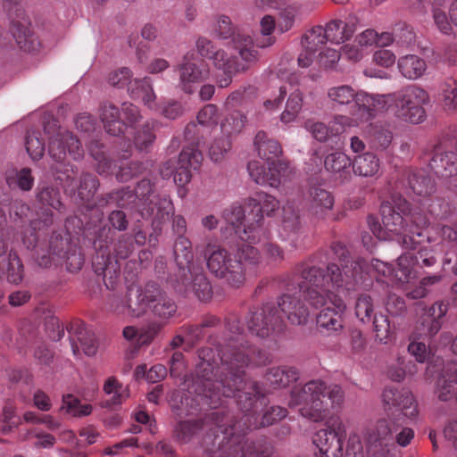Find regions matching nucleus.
Masks as SVG:
<instances>
[{
  "label": "nucleus",
  "mask_w": 457,
  "mask_h": 457,
  "mask_svg": "<svg viewBox=\"0 0 457 457\" xmlns=\"http://www.w3.org/2000/svg\"><path fill=\"white\" fill-rule=\"evenodd\" d=\"M226 331L228 334L221 341L209 337V344L216 348L217 358L212 347L198 351L200 362L188 392L195 394L192 401L196 405L206 404L212 409L236 397L241 414L236 416L226 406V419L216 428L223 436L220 438L216 433L207 434L202 441V457L265 456L269 448L267 439L250 440L246 436L252 430L270 427L286 418L287 410L278 405L268 406L265 396L268 390L246 378L245 369L270 363V354L249 345L237 315L226 319Z\"/></svg>",
  "instance_id": "1"
},
{
  "label": "nucleus",
  "mask_w": 457,
  "mask_h": 457,
  "mask_svg": "<svg viewBox=\"0 0 457 457\" xmlns=\"http://www.w3.org/2000/svg\"><path fill=\"white\" fill-rule=\"evenodd\" d=\"M418 257L414 258L410 253L402 254L397 259V269L395 270L386 263L375 260L371 263V269L364 262H351L345 264L343 271L337 264L328 266L326 271L320 268L311 267L303 269L300 273H287L279 278L278 283L285 286H326L333 284L342 286L365 282V276L375 277L378 283L386 286L395 280L401 284L411 283L414 278L413 267Z\"/></svg>",
  "instance_id": "2"
},
{
  "label": "nucleus",
  "mask_w": 457,
  "mask_h": 457,
  "mask_svg": "<svg viewBox=\"0 0 457 457\" xmlns=\"http://www.w3.org/2000/svg\"><path fill=\"white\" fill-rule=\"evenodd\" d=\"M102 296L106 311L121 319L138 318L150 309L155 317L168 320L178 310L174 300L161 287H105Z\"/></svg>",
  "instance_id": "3"
},
{
  "label": "nucleus",
  "mask_w": 457,
  "mask_h": 457,
  "mask_svg": "<svg viewBox=\"0 0 457 457\" xmlns=\"http://www.w3.org/2000/svg\"><path fill=\"white\" fill-rule=\"evenodd\" d=\"M232 44L233 46H228L226 49L214 50L209 39L199 37L196 41L199 54L212 60L214 66L224 72L225 76L217 80L220 87H228L233 75L246 71L258 59V52L254 49L250 36L238 32L234 35Z\"/></svg>",
  "instance_id": "4"
},
{
  "label": "nucleus",
  "mask_w": 457,
  "mask_h": 457,
  "mask_svg": "<svg viewBox=\"0 0 457 457\" xmlns=\"http://www.w3.org/2000/svg\"><path fill=\"white\" fill-rule=\"evenodd\" d=\"M344 398V391L338 385L327 386L321 380H311L291 391L288 404L299 407L303 418L319 422L327 417L330 406H340Z\"/></svg>",
  "instance_id": "5"
},
{
  "label": "nucleus",
  "mask_w": 457,
  "mask_h": 457,
  "mask_svg": "<svg viewBox=\"0 0 457 457\" xmlns=\"http://www.w3.org/2000/svg\"><path fill=\"white\" fill-rule=\"evenodd\" d=\"M327 101L335 111H350L355 120L356 124L352 126H360L369 122L378 112V110L386 107V103L390 96H378L370 95L361 90H356L350 85H337L328 88Z\"/></svg>",
  "instance_id": "6"
},
{
  "label": "nucleus",
  "mask_w": 457,
  "mask_h": 457,
  "mask_svg": "<svg viewBox=\"0 0 457 457\" xmlns=\"http://www.w3.org/2000/svg\"><path fill=\"white\" fill-rule=\"evenodd\" d=\"M395 204L403 214L395 212L389 203H383L380 207L382 224L377 219L370 217V228L379 240H395L405 249H415L419 244L415 237H420L422 233L408 228L403 224L409 220L405 213L408 209L407 202L400 200V203Z\"/></svg>",
  "instance_id": "7"
},
{
  "label": "nucleus",
  "mask_w": 457,
  "mask_h": 457,
  "mask_svg": "<svg viewBox=\"0 0 457 457\" xmlns=\"http://www.w3.org/2000/svg\"><path fill=\"white\" fill-rule=\"evenodd\" d=\"M254 146L259 156L266 162L262 164L258 161L250 162V176L257 184L278 187L287 169L286 163L277 160L281 154L280 145L277 141L269 139L265 132L259 131L254 138Z\"/></svg>",
  "instance_id": "8"
},
{
  "label": "nucleus",
  "mask_w": 457,
  "mask_h": 457,
  "mask_svg": "<svg viewBox=\"0 0 457 457\" xmlns=\"http://www.w3.org/2000/svg\"><path fill=\"white\" fill-rule=\"evenodd\" d=\"M378 96H390L386 107L378 112L391 110L399 118L413 124H419L425 120L424 106L428 104L429 96L421 87L410 85L394 94Z\"/></svg>",
  "instance_id": "9"
},
{
  "label": "nucleus",
  "mask_w": 457,
  "mask_h": 457,
  "mask_svg": "<svg viewBox=\"0 0 457 457\" xmlns=\"http://www.w3.org/2000/svg\"><path fill=\"white\" fill-rule=\"evenodd\" d=\"M225 419L226 406H219L203 417L179 421L174 428V437L180 445L198 442L202 447L203 438L207 434H215L214 428L222 425Z\"/></svg>",
  "instance_id": "10"
},
{
  "label": "nucleus",
  "mask_w": 457,
  "mask_h": 457,
  "mask_svg": "<svg viewBox=\"0 0 457 457\" xmlns=\"http://www.w3.org/2000/svg\"><path fill=\"white\" fill-rule=\"evenodd\" d=\"M207 267L215 277L228 283H243L245 275L239 262H234L228 253L217 245L208 244L204 252Z\"/></svg>",
  "instance_id": "11"
},
{
  "label": "nucleus",
  "mask_w": 457,
  "mask_h": 457,
  "mask_svg": "<svg viewBox=\"0 0 457 457\" xmlns=\"http://www.w3.org/2000/svg\"><path fill=\"white\" fill-rule=\"evenodd\" d=\"M346 438L345 423L338 417L327 422V428L318 430L313 444L319 449L317 457H343V447Z\"/></svg>",
  "instance_id": "12"
},
{
  "label": "nucleus",
  "mask_w": 457,
  "mask_h": 457,
  "mask_svg": "<svg viewBox=\"0 0 457 457\" xmlns=\"http://www.w3.org/2000/svg\"><path fill=\"white\" fill-rule=\"evenodd\" d=\"M249 331L256 337L265 338L284 328V320L271 303L249 312L245 317Z\"/></svg>",
  "instance_id": "13"
},
{
  "label": "nucleus",
  "mask_w": 457,
  "mask_h": 457,
  "mask_svg": "<svg viewBox=\"0 0 457 457\" xmlns=\"http://www.w3.org/2000/svg\"><path fill=\"white\" fill-rule=\"evenodd\" d=\"M48 153L50 157L56 162L53 169L56 172L68 173V164H66L67 155L69 154L72 159L78 160L82 157L83 151L79 140L73 137L69 131H62L51 139L48 146Z\"/></svg>",
  "instance_id": "14"
},
{
  "label": "nucleus",
  "mask_w": 457,
  "mask_h": 457,
  "mask_svg": "<svg viewBox=\"0 0 457 457\" xmlns=\"http://www.w3.org/2000/svg\"><path fill=\"white\" fill-rule=\"evenodd\" d=\"M449 310L448 303L437 301L417 322L411 338L430 341L441 329L443 319Z\"/></svg>",
  "instance_id": "15"
},
{
  "label": "nucleus",
  "mask_w": 457,
  "mask_h": 457,
  "mask_svg": "<svg viewBox=\"0 0 457 457\" xmlns=\"http://www.w3.org/2000/svg\"><path fill=\"white\" fill-rule=\"evenodd\" d=\"M384 408L386 411L396 408L409 419L418 415V405L412 393L404 387L387 386L382 394Z\"/></svg>",
  "instance_id": "16"
},
{
  "label": "nucleus",
  "mask_w": 457,
  "mask_h": 457,
  "mask_svg": "<svg viewBox=\"0 0 457 457\" xmlns=\"http://www.w3.org/2000/svg\"><path fill=\"white\" fill-rule=\"evenodd\" d=\"M402 427L398 419L383 418L377 420L374 426L368 428L365 433V440L370 446L384 449L394 445V434Z\"/></svg>",
  "instance_id": "17"
},
{
  "label": "nucleus",
  "mask_w": 457,
  "mask_h": 457,
  "mask_svg": "<svg viewBox=\"0 0 457 457\" xmlns=\"http://www.w3.org/2000/svg\"><path fill=\"white\" fill-rule=\"evenodd\" d=\"M352 124H356L355 120L346 115H337L328 125L308 120L304 123V128L316 140L323 142L340 135L347 127H352Z\"/></svg>",
  "instance_id": "18"
},
{
  "label": "nucleus",
  "mask_w": 457,
  "mask_h": 457,
  "mask_svg": "<svg viewBox=\"0 0 457 457\" xmlns=\"http://www.w3.org/2000/svg\"><path fill=\"white\" fill-rule=\"evenodd\" d=\"M203 161L202 154L193 145L185 147L179 156L178 167L174 175L175 182L180 186L187 184L192 178V170L199 169Z\"/></svg>",
  "instance_id": "19"
},
{
  "label": "nucleus",
  "mask_w": 457,
  "mask_h": 457,
  "mask_svg": "<svg viewBox=\"0 0 457 457\" xmlns=\"http://www.w3.org/2000/svg\"><path fill=\"white\" fill-rule=\"evenodd\" d=\"M331 306H327L317 315V325L328 332H337L343 328V313L346 309L345 302L339 296L331 298Z\"/></svg>",
  "instance_id": "20"
},
{
  "label": "nucleus",
  "mask_w": 457,
  "mask_h": 457,
  "mask_svg": "<svg viewBox=\"0 0 457 457\" xmlns=\"http://www.w3.org/2000/svg\"><path fill=\"white\" fill-rule=\"evenodd\" d=\"M179 72V87L186 93H192L195 86L209 76V71L204 64L189 61L188 56H185Z\"/></svg>",
  "instance_id": "21"
},
{
  "label": "nucleus",
  "mask_w": 457,
  "mask_h": 457,
  "mask_svg": "<svg viewBox=\"0 0 457 457\" xmlns=\"http://www.w3.org/2000/svg\"><path fill=\"white\" fill-rule=\"evenodd\" d=\"M278 206L279 203L275 197L264 192H258L247 200L248 220H251L252 215L253 220L255 222L253 228H262L261 221L263 214L270 215Z\"/></svg>",
  "instance_id": "22"
},
{
  "label": "nucleus",
  "mask_w": 457,
  "mask_h": 457,
  "mask_svg": "<svg viewBox=\"0 0 457 457\" xmlns=\"http://www.w3.org/2000/svg\"><path fill=\"white\" fill-rule=\"evenodd\" d=\"M280 312L287 317L293 325H303L306 323L309 312L300 296L283 295L278 302Z\"/></svg>",
  "instance_id": "23"
},
{
  "label": "nucleus",
  "mask_w": 457,
  "mask_h": 457,
  "mask_svg": "<svg viewBox=\"0 0 457 457\" xmlns=\"http://www.w3.org/2000/svg\"><path fill=\"white\" fill-rule=\"evenodd\" d=\"M263 237H265V232L262 228L249 226L248 228H243V235H239V237L245 244L238 250L239 258L249 264L258 263L261 255L259 251L252 245L260 242Z\"/></svg>",
  "instance_id": "24"
},
{
  "label": "nucleus",
  "mask_w": 457,
  "mask_h": 457,
  "mask_svg": "<svg viewBox=\"0 0 457 457\" xmlns=\"http://www.w3.org/2000/svg\"><path fill=\"white\" fill-rule=\"evenodd\" d=\"M309 211L317 219H324L334 206V197L327 190L313 187L309 190Z\"/></svg>",
  "instance_id": "25"
},
{
  "label": "nucleus",
  "mask_w": 457,
  "mask_h": 457,
  "mask_svg": "<svg viewBox=\"0 0 457 457\" xmlns=\"http://www.w3.org/2000/svg\"><path fill=\"white\" fill-rule=\"evenodd\" d=\"M457 392V364L445 366L436 382V394L442 402L456 397Z\"/></svg>",
  "instance_id": "26"
},
{
  "label": "nucleus",
  "mask_w": 457,
  "mask_h": 457,
  "mask_svg": "<svg viewBox=\"0 0 457 457\" xmlns=\"http://www.w3.org/2000/svg\"><path fill=\"white\" fill-rule=\"evenodd\" d=\"M67 330L71 337L77 338L86 355L93 356L96 353L97 344L95 334L87 329L84 321L80 320H72Z\"/></svg>",
  "instance_id": "27"
},
{
  "label": "nucleus",
  "mask_w": 457,
  "mask_h": 457,
  "mask_svg": "<svg viewBox=\"0 0 457 457\" xmlns=\"http://www.w3.org/2000/svg\"><path fill=\"white\" fill-rule=\"evenodd\" d=\"M397 67L401 75L409 79H420L427 70L426 62L416 54H407L398 60Z\"/></svg>",
  "instance_id": "28"
},
{
  "label": "nucleus",
  "mask_w": 457,
  "mask_h": 457,
  "mask_svg": "<svg viewBox=\"0 0 457 457\" xmlns=\"http://www.w3.org/2000/svg\"><path fill=\"white\" fill-rule=\"evenodd\" d=\"M264 379L273 388L286 387L298 379V371L287 366L271 368L266 372Z\"/></svg>",
  "instance_id": "29"
},
{
  "label": "nucleus",
  "mask_w": 457,
  "mask_h": 457,
  "mask_svg": "<svg viewBox=\"0 0 457 457\" xmlns=\"http://www.w3.org/2000/svg\"><path fill=\"white\" fill-rule=\"evenodd\" d=\"M328 41L334 44H340L352 37L355 31L353 21H343L335 20L328 22L324 28Z\"/></svg>",
  "instance_id": "30"
},
{
  "label": "nucleus",
  "mask_w": 457,
  "mask_h": 457,
  "mask_svg": "<svg viewBox=\"0 0 457 457\" xmlns=\"http://www.w3.org/2000/svg\"><path fill=\"white\" fill-rule=\"evenodd\" d=\"M248 212L247 204L245 205V210L240 205H232L228 209H226L223 212V219L225 221L231 225L235 232L239 235H243V231L240 232V226L243 224V221L245 220L247 222V226H244V228H248L249 226L252 228L255 226V222L253 220V216L251 215V220H248Z\"/></svg>",
  "instance_id": "31"
},
{
  "label": "nucleus",
  "mask_w": 457,
  "mask_h": 457,
  "mask_svg": "<svg viewBox=\"0 0 457 457\" xmlns=\"http://www.w3.org/2000/svg\"><path fill=\"white\" fill-rule=\"evenodd\" d=\"M430 166L436 175L448 179L457 175V156L453 153L436 155Z\"/></svg>",
  "instance_id": "32"
},
{
  "label": "nucleus",
  "mask_w": 457,
  "mask_h": 457,
  "mask_svg": "<svg viewBox=\"0 0 457 457\" xmlns=\"http://www.w3.org/2000/svg\"><path fill=\"white\" fill-rule=\"evenodd\" d=\"M129 91L134 99H141L149 108H155V94L148 79H135L129 83Z\"/></svg>",
  "instance_id": "33"
},
{
  "label": "nucleus",
  "mask_w": 457,
  "mask_h": 457,
  "mask_svg": "<svg viewBox=\"0 0 457 457\" xmlns=\"http://www.w3.org/2000/svg\"><path fill=\"white\" fill-rule=\"evenodd\" d=\"M117 108L112 104H105L102 108L101 119L106 132L112 136L123 133L125 125L120 119Z\"/></svg>",
  "instance_id": "34"
},
{
  "label": "nucleus",
  "mask_w": 457,
  "mask_h": 457,
  "mask_svg": "<svg viewBox=\"0 0 457 457\" xmlns=\"http://www.w3.org/2000/svg\"><path fill=\"white\" fill-rule=\"evenodd\" d=\"M104 391L106 395H112L110 399L102 403V406L105 408L120 405L129 397L128 389L123 387L114 377H111L105 381Z\"/></svg>",
  "instance_id": "35"
},
{
  "label": "nucleus",
  "mask_w": 457,
  "mask_h": 457,
  "mask_svg": "<svg viewBox=\"0 0 457 457\" xmlns=\"http://www.w3.org/2000/svg\"><path fill=\"white\" fill-rule=\"evenodd\" d=\"M379 160L370 153L355 157L353 162V169L355 174L362 177H371L379 170Z\"/></svg>",
  "instance_id": "36"
},
{
  "label": "nucleus",
  "mask_w": 457,
  "mask_h": 457,
  "mask_svg": "<svg viewBox=\"0 0 457 457\" xmlns=\"http://www.w3.org/2000/svg\"><path fill=\"white\" fill-rule=\"evenodd\" d=\"M303 296L310 305L319 308L328 303L331 304V298L338 295L326 287H305Z\"/></svg>",
  "instance_id": "37"
},
{
  "label": "nucleus",
  "mask_w": 457,
  "mask_h": 457,
  "mask_svg": "<svg viewBox=\"0 0 457 457\" xmlns=\"http://www.w3.org/2000/svg\"><path fill=\"white\" fill-rule=\"evenodd\" d=\"M6 182L10 187H18L24 191L32 188L34 179L31 176V170L24 168L21 170H11L6 173Z\"/></svg>",
  "instance_id": "38"
},
{
  "label": "nucleus",
  "mask_w": 457,
  "mask_h": 457,
  "mask_svg": "<svg viewBox=\"0 0 457 457\" xmlns=\"http://www.w3.org/2000/svg\"><path fill=\"white\" fill-rule=\"evenodd\" d=\"M328 41L326 31L322 26H316L307 30L302 37V47L319 51L320 47Z\"/></svg>",
  "instance_id": "39"
},
{
  "label": "nucleus",
  "mask_w": 457,
  "mask_h": 457,
  "mask_svg": "<svg viewBox=\"0 0 457 457\" xmlns=\"http://www.w3.org/2000/svg\"><path fill=\"white\" fill-rule=\"evenodd\" d=\"M245 123V117L243 114L237 112H233L222 120L220 133L226 138L230 139L243 129Z\"/></svg>",
  "instance_id": "40"
},
{
  "label": "nucleus",
  "mask_w": 457,
  "mask_h": 457,
  "mask_svg": "<svg viewBox=\"0 0 457 457\" xmlns=\"http://www.w3.org/2000/svg\"><path fill=\"white\" fill-rule=\"evenodd\" d=\"M62 410L73 417H85L92 412L93 408L91 404H82L72 395H66L62 397Z\"/></svg>",
  "instance_id": "41"
},
{
  "label": "nucleus",
  "mask_w": 457,
  "mask_h": 457,
  "mask_svg": "<svg viewBox=\"0 0 457 457\" xmlns=\"http://www.w3.org/2000/svg\"><path fill=\"white\" fill-rule=\"evenodd\" d=\"M23 277V266L15 253H10L6 263V278L11 284H19Z\"/></svg>",
  "instance_id": "42"
},
{
  "label": "nucleus",
  "mask_w": 457,
  "mask_h": 457,
  "mask_svg": "<svg viewBox=\"0 0 457 457\" xmlns=\"http://www.w3.org/2000/svg\"><path fill=\"white\" fill-rule=\"evenodd\" d=\"M155 126L156 124L154 121L151 123L147 122L136 133L134 144L138 150H145L149 145L153 144L155 139V136L153 133Z\"/></svg>",
  "instance_id": "43"
},
{
  "label": "nucleus",
  "mask_w": 457,
  "mask_h": 457,
  "mask_svg": "<svg viewBox=\"0 0 457 457\" xmlns=\"http://www.w3.org/2000/svg\"><path fill=\"white\" fill-rule=\"evenodd\" d=\"M230 139L226 138L222 135L220 137H215L209 148L210 158L215 162H221L230 149Z\"/></svg>",
  "instance_id": "44"
},
{
  "label": "nucleus",
  "mask_w": 457,
  "mask_h": 457,
  "mask_svg": "<svg viewBox=\"0 0 457 457\" xmlns=\"http://www.w3.org/2000/svg\"><path fill=\"white\" fill-rule=\"evenodd\" d=\"M355 314L362 322L370 320L373 314V303L371 297L366 294L361 295L355 303Z\"/></svg>",
  "instance_id": "45"
},
{
  "label": "nucleus",
  "mask_w": 457,
  "mask_h": 457,
  "mask_svg": "<svg viewBox=\"0 0 457 457\" xmlns=\"http://www.w3.org/2000/svg\"><path fill=\"white\" fill-rule=\"evenodd\" d=\"M325 168L332 172H341L351 165L349 157L341 152L333 153L325 159Z\"/></svg>",
  "instance_id": "46"
},
{
  "label": "nucleus",
  "mask_w": 457,
  "mask_h": 457,
  "mask_svg": "<svg viewBox=\"0 0 457 457\" xmlns=\"http://www.w3.org/2000/svg\"><path fill=\"white\" fill-rule=\"evenodd\" d=\"M376 338L383 344H386L391 335L390 324L387 316L375 314L373 318Z\"/></svg>",
  "instance_id": "47"
},
{
  "label": "nucleus",
  "mask_w": 457,
  "mask_h": 457,
  "mask_svg": "<svg viewBox=\"0 0 457 457\" xmlns=\"http://www.w3.org/2000/svg\"><path fill=\"white\" fill-rule=\"evenodd\" d=\"M282 228L285 231L288 230L293 235H295L300 228L299 214L290 204L283 207Z\"/></svg>",
  "instance_id": "48"
},
{
  "label": "nucleus",
  "mask_w": 457,
  "mask_h": 457,
  "mask_svg": "<svg viewBox=\"0 0 457 457\" xmlns=\"http://www.w3.org/2000/svg\"><path fill=\"white\" fill-rule=\"evenodd\" d=\"M443 103L445 109H457V81L449 80L442 87Z\"/></svg>",
  "instance_id": "49"
},
{
  "label": "nucleus",
  "mask_w": 457,
  "mask_h": 457,
  "mask_svg": "<svg viewBox=\"0 0 457 457\" xmlns=\"http://www.w3.org/2000/svg\"><path fill=\"white\" fill-rule=\"evenodd\" d=\"M200 302H209L212 297L220 301L224 295L223 287H186Z\"/></svg>",
  "instance_id": "50"
},
{
  "label": "nucleus",
  "mask_w": 457,
  "mask_h": 457,
  "mask_svg": "<svg viewBox=\"0 0 457 457\" xmlns=\"http://www.w3.org/2000/svg\"><path fill=\"white\" fill-rule=\"evenodd\" d=\"M410 185L413 192L420 195H428L434 191V181L429 177L413 175L410 179Z\"/></svg>",
  "instance_id": "51"
},
{
  "label": "nucleus",
  "mask_w": 457,
  "mask_h": 457,
  "mask_svg": "<svg viewBox=\"0 0 457 457\" xmlns=\"http://www.w3.org/2000/svg\"><path fill=\"white\" fill-rule=\"evenodd\" d=\"M410 344L408 345V352L411 355L415 357L416 361L422 363L425 362L428 357L429 350L428 344L430 341L424 339H414L410 337Z\"/></svg>",
  "instance_id": "52"
},
{
  "label": "nucleus",
  "mask_w": 457,
  "mask_h": 457,
  "mask_svg": "<svg viewBox=\"0 0 457 457\" xmlns=\"http://www.w3.org/2000/svg\"><path fill=\"white\" fill-rule=\"evenodd\" d=\"M26 150L29 156L34 160H38L43 156L45 145L38 137L37 133H29L26 137Z\"/></svg>",
  "instance_id": "53"
},
{
  "label": "nucleus",
  "mask_w": 457,
  "mask_h": 457,
  "mask_svg": "<svg viewBox=\"0 0 457 457\" xmlns=\"http://www.w3.org/2000/svg\"><path fill=\"white\" fill-rule=\"evenodd\" d=\"M367 346V341L359 329H353L349 335V349L353 356H361Z\"/></svg>",
  "instance_id": "54"
},
{
  "label": "nucleus",
  "mask_w": 457,
  "mask_h": 457,
  "mask_svg": "<svg viewBox=\"0 0 457 457\" xmlns=\"http://www.w3.org/2000/svg\"><path fill=\"white\" fill-rule=\"evenodd\" d=\"M163 328V324L157 321L149 323L146 327L140 329L139 346L149 345L157 337Z\"/></svg>",
  "instance_id": "55"
},
{
  "label": "nucleus",
  "mask_w": 457,
  "mask_h": 457,
  "mask_svg": "<svg viewBox=\"0 0 457 457\" xmlns=\"http://www.w3.org/2000/svg\"><path fill=\"white\" fill-rule=\"evenodd\" d=\"M342 53L347 60L353 62H357L367 55L368 51L359 46V44L354 40L353 43L345 45L342 47Z\"/></svg>",
  "instance_id": "56"
},
{
  "label": "nucleus",
  "mask_w": 457,
  "mask_h": 457,
  "mask_svg": "<svg viewBox=\"0 0 457 457\" xmlns=\"http://www.w3.org/2000/svg\"><path fill=\"white\" fill-rule=\"evenodd\" d=\"M98 182L96 178L92 175L86 174L80 181L78 194L81 199L89 198L96 190Z\"/></svg>",
  "instance_id": "57"
},
{
  "label": "nucleus",
  "mask_w": 457,
  "mask_h": 457,
  "mask_svg": "<svg viewBox=\"0 0 457 457\" xmlns=\"http://www.w3.org/2000/svg\"><path fill=\"white\" fill-rule=\"evenodd\" d=\"M341 54L334 48L321 50L318 56V62L326 69L332 68L340 60Z\"/></svg>",
  "instance_id": "58"
},
{
  "label": "nucleus",
  "mask_w": 457,
  "mask_h": 457,
  "mask_svg": "<svg viewBox=\"0 0 457 457\" xmlns=\"http://www.w3.org/2000/svg\"><path fill=\"white\" fill-rule=\"evenodd\" d=\"M186 364L184 354L181 352H175L170 361V374L172 378H186L184 374Z\"/></svg>",
  "instance_id": "59"
},
{
  "label": "nucleus",
  "mask_w": 457,
  "mask_h": 457,
  "mask_svg": "<svg viewBox=\"0 0 457 457\" xmlns=\"http://www.w3.org/2000/svg\"><path fill=\"white\" fill-rule=\"evenodd\" d=\"M39 202L44 205H49L54 209H58L61 205L59 193L54 187H46L41 190L37 195Z\"/></svg>",
  "instance_id": "60"
},
{
  "label": "nucleus",
  "mask_w": 457,
  "mask_h": 457,
  "mask_svg": "<svg viewBox=\"0 0 457 457\" xmlns=\"http://www.w3.org/2000/svg\"><path fill=\"white\" fill-rule=\"evenodd\" d=\"M433 17L437 29L444 34H450L453 30V22L449 21L445 11L439 8L433 9Z\"/></svg>",
  "instance_id": "61"
},
{
  "label": "nucleus",
  "mask_w": 457,
  "mask_h": 457,
  "mask_svg": "<svg viewBox=\"0 0 457 457\" xmlns=\"http://www.w3.org/2000/svg\"><path fill=\"white\" fill-rule=\"evenodd\" d=\"M179 331L185 335L186 340L192 345L199 342L204 336V329L200 324L184 325L179 328Z\"/></svg>",
  "instance_id": "62"
},
{
  "label": "nucleus",
  "mask_w": 457,
  "mask_h": 457,
  "mask_svg": "<svg viewBox=\"0 0 457 457\" xmlns=\"http://www.w3.org/2000/svg\"><path fill=\"white\" fill-rule=\"evenodd\" d=\"M386 311L392 315H398L406 309V304L401 296L396 294H389L385 303Z\"/></svg>",
  "instance_id": "63"
},
{
  "label": "nucleus",
  "mask_w": 457,
  "mask_h": 457,
  "mask_svg": "<svg viewBox=\"0 0 457 457\" xmlns=\"http://www.w3.org/2000/svg\"><path fill=\"white\" fill-rule=\"evenodd\" d=\"M373 62L379 66L388 68L395 62V54L391 50L380 48L375 51Z\"/></svg>",
  "instance_id": "64"
}]
</instances>
